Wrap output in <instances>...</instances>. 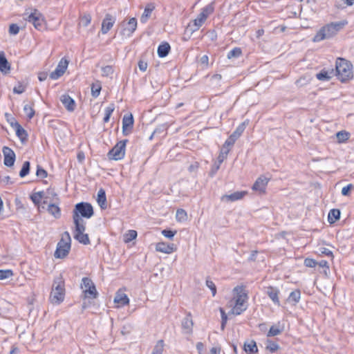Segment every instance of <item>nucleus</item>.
Segmentation results:
<instances>
[{"mask_svg": "<svg viewBox=\"0 0 354 354\" xmlns=\"http://www.w3.org/2000/svg\"><path fill=\"white\" fill-rule=\"evenodd\" d=\"M347 21L343 20L337 22H332L322 27L313 38L315 42H318L326 39H329L335 35L346 24Z\"/></svg>", "mask_w": 354, "mask_h": 354, "instance_id": "nucleus-1", "label": "nucleus"}, {"mask_svg": "<svg viewBox=\"0 0 354 354\" xmlns=\"http://www.w3.org/2000/svg\"><path fill=\"white\" fill-rule=\"evenodd\" d=\"M335 71L337 79L343 83L353 78V65L346 59L341 57L337 59Z\"/></svg>", "mask_w": 354, "mask_h": 354, "instance_id": "nucleus-2", "label": "nucleus"}, {"mask_svg": "<svg viewBox=\"0 0 354 354\" xmlns=\"http://www.w3.org/2000/svg\"><path fill=\"white\" fill-rule=\"evenodd\" d=\"M233 291L236 293L234 297V305L232 308V313L235 315H239L248 308L247 300L248 295L245 291L243 286H236Z\"/></svg>", "mask_w": 354, "mask_h": 354, "instance_id": "nucleus-3", "label": "nucleus"}, {"mask_svg": "<svg viewBox=\"0 0 354 354\" xmlns=\"http://www.w3.org/2000/svg\"><path fill=\"white\" fill-rule=\"evenodd\" d=\"M64 282L62 278H57L54 280L52 291L50 295V301L52 304L58 305L64 301Z\"/></svg>", "mask_w": 354, "mask_h": 354, "instance_id": "nucleus-4", "label": "nucleus"}, {"mask_svg": "<svg viewBox=\"0 0 354 354\" xmlns=\"http://www.w3.org/2000/svg\"><path fill=\"white\" fill-rule=\"evenodd\" d=\"M77 215V218L80 223H85L82 217L89 218L93 215V208L90 203L81 202L76 204L73 212V222L75 223V216Z\"/></svg>", "mask_w": 354, "mask_h": 354, "instance_id": "nucleus-5", "label": "nucleus"}, {"mask_svg": "<svg viewBox=\"0 0 354 354\" xmlns=\"http://www.w3.org/2000/svg\"><path fill=\"white\" fill-rule=\"evenodd\" d=\"M71 239L68 232L62 234L61 239L57 243L54 256L55 258L62 259L66 257L71 249Z\"/></svg>", "mask_w": 354, "mask_h": 354, "instance_id": "nucleus-6", "label": "nucleus"}, {"mask_svg": "<svg viewBox=\"0 0 354 354\" xmlns=\"http://www.w3.org/2000/svg\"><path fill=\"white\" fill-rule=\"evenodd\" d=\"M214 10V6L213 3H211L201 10V12L197 17L193 21V24L189 25L192 32L198 30L205 23L207 17L213 13Z\"/></svg>", "mask_w": 354, "mask_h": 354, "instance_id": "nucleus-7", "label": "nucleus"}, {"mask_svg": "<svg viewBox=\"0 0 354 354\" xmlns=\"http://www.w3.org/2000/svg\"><path fill=\"white\" fill-rule=\"evenodd\" d=\"M75 217L76 218H75L74 223L75 226L74 238L80 243L84 245H88L90 243L88 235L84 233L86 230L85 223H80V221L77 218V215H76Z\"/></svg>", "mask_w": 354, "mask_h": 354, "instance_id": "nucleus-8", "label": "nucleus"}, {"mask_svg": "<svg viewBox=\"0 0 354 354\" xmlns=\"http://www.w3.org/2000/svg\"><path fill=\"white\" fill-rule=\"evenodd\" d=\"M127 142L128 140L119 141L108 153L109 159H113L114 160H120L123 159L125 156L126 145Z\"/></svg>", "mask_w": 354, "mask_h": 354, "instance_id": "nucleus-9", "label": "nucleus"}, {"mask_svg": "<svg viewBox=\"0 0 354 354\" xmlns=\"http://www.w3.org/2000/svg\"><path fill=\"white\" fill-rule=\"evenodd\" d=\"M81 288L83 290L84 297L95 299L98 295L95 286L92 280L88 277H84L82 280Z\"/></svg>", "mask_w": 354, "mask_h": 354, "instance_id": "nucleus-10", "label": "nucleus"}, {"mask_svg": "<svg viewBox=\"0 0 354 354\" xmlns=\"http://www.w3.org/2000/svg\"><path fill=\"white\" fill-rule=\"evenodd\" d=\"M122 28L121 35L125 37H131L137 28V19L135 17L129 19V21H123L120 24Z\"/></svg>", "mask_w": 354, "mask_h": 354, "instance_id": "nucleus-11", "label": "nucleus"}, {"mask_svg": "<svg viewBox=\"0 0 354 354\" xmlns=\"http://www.w3.org/2000/svg\"><path fill=\"white\" fill-rule=\"evenodd\" d=\"M30 23H32L34 27L40 30L44 28V19L43 15L37 10L30 13L26 19Z\"/></svg>", "mask_w": 354, "mask_h": 354, "instance_id": "nucleus-12", "label": "nucleus"}, {"mask_svg": "<svg viewBox=\"0 0 354 354\" xmlns=\"http://www.w3.org/2000/svg\"><path fill=\"white\" fill-rule=\"evenodd\" d=\"M68 65V61L65 57L61 59L55 70L50 73V77L52 80H57L64 75Z\"/></svg>", "mask_w": 354, "mask_h": 354, "instance_id": "nucleus-13", "label": "nucleus"}, {"mask_svg": "<svg viewBox=\"0 0 354 354\" xmlns=\"http://www.w3.org/2000/svg\"><path fill=\"white\" fill-rule=\"evenodd\" d=\"M270 178L265 176H260L253 184L252 189L260 194L266 193V189Z\"/></svg>", "mask_w": 354, "mask_h": 354, "instance_id": "nucleus-14", "label": "nucleus"}, {"mask_svg": "<svg viewBox=\"0 0 354 354\" xmlns=\"http://www.w3.org/2000/svg\"><path fill=\"white\" fill-rule=\"evenodd\" d=\"M2 152L4 156V165L7 167L13 166L16 158L14 151L10 147L5 146L2 149Z\"/></svg>", "mask_w": 354, "mask_h": 354, "instance_id": "nucleus-15", "label": "nucleus"}, {"mask_svg": "<svg viewBox=\"0 0 354 354\" xmlns=\"http://www.w3.org/2000/svg\"><path fill=\"white\" fill-rule=\"evenodd\" d=\"M115 21V17L110 14H106L102 23V33L104 35L106 34L112 28Z\"/></svg>", "mask_w": 354, "mask_h": 354, "instance_id": "nucleus-16", "label": "nucleus"}, {"mask_svg": "<svg viewBox=\"0 0 354 354\" xmlns=\"http://www.w3.org/2000/svg\"><path fill=\"white\" fill-rule=\"evenodd\" d=\"M247 194L248 192L246 191L235 192L230 194L223 195L221 200L223 202H233L242 199Z\"/></svg>", "mask_w": 354, "mask_h": 354, "instance_id": "nucleus-17", "label": "nucleus"}, {"mask_svg": "<svg viewBox=\"0 0 354 354\" xmlns=\"http://www.w3.org/2000/svg\"><path fill=\"white\" fill-rule=\"evenodd\" d=\"M133 117L132 114L124 115L122 118V133L127 136L133 127Z\"/></svg>", "mask_w": 354, "mask_h": 354, "instance_id": "nucleus-18", "label": "nucleus"}, {"mask_svg": "<svg viewBox=\"0 0 354 354\" xmlns=\"http://www.w3.org/2000/svg\"><path fill=\"white\" fill-rule=\"evenodd\" d=\"M176 246L174 243H166L165 242H159L156 245V250L158 252L171 254L176 250Z\"/></svg>", "mask_w": 354, "mask_h": 354, "instance_id": "nucleus-19", "label": "nucleus"}, {"mask_svg": "<svg viewBox=\"0 0 354 354\" xmlns=\"http://www.w3.org/2000/svg\"><path fill=\"white\" fill-rule=\"evenodd\" d=\"M60 101L68 111L72 112L75 110L76 106L75 102L68 94L61 95Z\"/></svg>", "mask_w": 354, "mask_h": 354, "instance_id": "nucleus-20", "label": "nucleus"}, {"mask_svg": "<svg viewBox=\"0 0 354 354\" xmlns=\"http://www.w3.org/2000/svg\"><path fill=\"white\" fill-rule=\"evenodd\" d=\"M181 326L184 333L191 334L192 333L193 321L190 313L183 319Z\"/></svg>", "mask_w": 354, "mask_h": 354, "instance_id": "nucleus-21", "label": "nucleus"}, {"mask_svg": "<svg viewBox=\"0 0 354 354\" xmlns=\"http://www.w3.org/2000/svg\"><path fill=\"white\" fill-rule=\"evenodd\" d=\"M11 69L10 64L8 62V59L6 57L5 53L3 51L0 52V71L4 74L7 75L10 73Z\"/></svg>", "mask_w": 354, "mask_h": 354, "instance_id": "nucleus-22", "label": "nucleus"}, {"mask_svg": "<svg viewBox=\"0 0 354 354\" xmlns=\"http://www.w3.org/2000/svg\"><path fill=\"white\" fill-rule=\"evenodd\" d=\"M12 126L15 128L16 135L21 142H26L28 140V133L17 122L15 124H12Z\"/></svg>", "mask_w": 354, "mask_h": 354, "instance_id": "nucleus-23", "label": "nucleus"}, {"mask_svg": "<svg viewBox=\"0 0 354 354\" xmlns=\"http://www.w3.org/2000/svg\"><path fill=\"white\" fill-rule=\"evenodd\" d=\"M266 294L274 304L277 306L280 305V301L279 299V290H278V288L272 286H269L267 288Z\"/></svg>", "mask_w": 354, "mask_h": 354, "instance_id": "nucleus-24", "label": "nucleus"}, {"mask_svg": "<svg viewBox=\"0 0 354 354\" xmlns=\"http://www.w3.org/2000/svg\"><path fill=\"white\" fill-rule=\"evenodd\" d=\"M156 6L153 3H149L146 5L144 12L140 17V22L142 24L147 23L149 17H151V12L155 9Z\"/></svg>", "mask_w": 354, "mask_h": 354, "instance_id": "nucleus-25", "label": "nucleus"}, {"mask_svg": "<svg viewBox=\"0 0 354 354\" xmlns=\"http://www.w3.org/2000/svg\"><path fill=\"white\" fill-rule=\"evenodd\" d=\"M243 350L248 354H255L258 352V348L254 340L245 342L243 344Z\"/></svg>", "mask_w": 354, "mask_h": 354, "instance_id": "nucleus-26", "label": "nucleus"}, {"mask_svg": "<svg viewBox=\"0 0 354 354\" xmlns=\"http://www.w3.org/2000/svg\"><path fill=\"white\" fill-rule=\"evenodd\" d=\"M97 201L101 209H105L107 207L106 192L104 189L100 188L97 192Z\"/></svg>", "mask_w": 354, "mask_h": 354, "instance_id": "nucleus-27", "label": "nucleus"}, {"mask_svg": "<svg viewBox=\"0 0 354 354\" xmlns=\"http://www.w3.org/2000/svg\"><path fill=\"white\" fill-rule=\"evenodd\" d=\"M114 302L118 304V306H124L129 304V299L125 293L118 292L114 298Z\"/></svg>", "mask_w": 354, "mask_h": 354, "instance_id": "nucleus-28", "label": "nucleus"}, {"mask_svg": "<svg viewBox=\"0 0 354 354\" xmlns=\"http://www.w3.org/2000/svg\"><path fill=\"white\" fill-rule=\"evenodd\" d=\"M246 127V122L241 123L235 129V131L230 136L234 142L242 135Z\"/></svg>", "mask_w": 354, "mask_h": 354, "instance_id": "nucleus-29", "label": "nucleus"}, {"mask_svg": "<svg viewBox=\"0 0 354 354\" xmlns=\"http://www.w3.org/2000/svg\"><path fill=\"white\" fill-rule=\"evenodd\" d=\"M170 49V45L167 42L162 43L158 48V55L162 58L165 57L169 54Z\"/></svg>", "mask_w": 354, "mask_h": 354, "instance_id": "nucleus-30", "label": "nucleus"}, {"mask_svg": "<svg viewBox=\"0 0 354 354\" xmlns=\"http://www.w3.org/2000/svg\"><path fill=\"white\" fill-rule=\"evenodd\" d=\"M333 75V70L330 72L326 70H322L319 73L316 74V77L320 81H328L331 79Z\"/></svg>", "mask_w": 354, "mask_h": 354, "instance_id": "nucleus-31", "label": "nucleus"}, {"mask_svg": "<svg viewBox=\"0 0 354 354\" xmlns=\"http://www.w3.org/2000/svg\"><path fill=\"white\" fill-rule=\"evenodd\" d=\"M48 212L55 218H59L61 216V209L58 205L51 203L48 205Z\"/></svg>", "mask_w": 354, "mask_h": 354, "instance_id": "nucleus-32", "label": "nucleus"}, {"mask_svg": "<svg viewBox=\"0 0 354 354\" xmlns=\"http://www.w3.org/2000/svg\"><path fill=\"white\" fill-rule=\"evenodd\" d=\"M340 217V211L338 209H330L328 215V221L332 224L335 223Z\"/></svg>", "mask_w": 354, "mask_h": 354, "instance_id": "nucleus-33", "label": "nucleus"}, {"mask_svg": "<svg viewBox=\"0 0 354 354\" xmlns=\"http://www.w3.org/2000/svg\"><path fill=\"white\" fill-rule=\"evenodd\" d=\"M102 90V84L101 82L99 80H96L95 82H93L91 84V95L96 98L100 94V91Z\"/></svg>", "mask_w": 354, "mask_h": 354, "instance_id": "nucleus-34", "label": "nucleus"}, {"mask_svg": "<svg viewBox=\"0 0 354 354\" xmlns=\"http://www.w3.org/2000/svg\"><path fill=\"white\" fill-rule=\"evenodd\" d=\"M137 235H138V234L136 230H128L123 236L124 242L126 243L131 242V241L136 239Z\"/></svg>", "mask_w": 354, "mask_h": 354, "instance_id": "nucleus-35", "label": "nucleus"}, {"mask_svg": "<svg viewBox=\"0 0 354 354\" xmlns=\"http://www.w3.org/2000/svg\"><path fill=\"white\" fill-rule=\"evenodd\" d=\"M164 346V341L162 339L158 340L154 346L151 354H162Z\"/></svg>", "mask_w": 354, "mask_h": 354, "instance_id": "nucleus-36", "label": "nucleus"}, {"mask_svg": "<svg viewBox=\"0 0 354 354\" xmlns=\"http://www.w3.org/2000/svg\"><path fill=\"white\" fill-rule=\"evenodd\" d=\"M176 221L178 222H184L187 219V214L183 209H178L176 214Z\"/></svg>", "mask_w": 354, "mask_h": 354, "instance_id": "nucleus-37", "label": "nucleus"}, {"mask_svg": "<svg viewBox=\"0 0 354 354\" xmlns=\"http://www.w3.org/2000/svg\"><path fill=\"white\" fill-rule=\"evenodd\" d=\"M115 110V105L114 104H110L105 109V115L104 117L103 121L104 122L106 123L109 121L110 117L113 112Z\"/></svg>", "mask_w": 354, "mask_h": 354, "instance_id": "nucleus-38", "label": "nucleus"}, {"mask_svg": "<svg viewBox=\"0 0 354 354\" xmlns=\"http://www.w3.org/2000/svg\"><path fill=\"white\" fill-rule=\"evenodd\" d=\"M301 297V292L299 290H295L290 292L288 300L289 301H293L294 303H298Z\"/></svg>", "mask_w": 354, "mask_h": 354, "instance_id": "nucleus-39", "label": "nucleus"}, {"mask_svg": "<svg viewBox=\"0 0 354 354\" xmlns=\"http://www.w3.org/2000/svg\"><path fill=\"white\" fill-rule=\"evenodd\" d=\"M33 104H25L24 106V111L29 120L32 119L35 115V110L33 109Z\"/></svg>", "mask_w": 354, "mask_h": 354, "instance_id": "nucleus-40", "label": "nucleus"}, {"mask_svg": "<svg viewBox=\"0 0 354 354\" xmlns=\"http://www.w3.org/2000/svg\"><path fill=\"white\" fill-rule=\"evenodd\" d=\"M234 143L235 142L233 140H232L230 138H228L224 142L221 151L223 152L225 151L227 153H229L232 147L234 145Z\"/></svg>", "mask_w": 354, "mask_h": 354, "instance_id": "nucleus-41", "label": "nucleus"}, {"mask_svg": "<svg viewBox=\"0 0 354 354\" xmlns=\"http://www.w3.org/2000/svg\"><path fill=\"white\" fill-rule=\"evenodd\" d=\"M30 162L25 161L22 165V168L19 171V176L24 178L29 174L30 171Z\"/></svg>", "mask_w": 354, "mask_h": 354, "instance_id": "nucleus-42", "label": "nucleus"}, {"mask_svg": "<svg viewBox=\"0 0 354 354\" xmlns=\"http://www.w3.org/2000/svg\"><path fill=\"white\" fill-rule=\"evenodd\" d=\"M242 53L241 49L240 48H234L227 53V58H237L241 56Z\"/></svg>", "mask_w": 354, "mask_h": 354, "instance_id": "nucleus-43", "label": "nucleus"}, {"mask_svg": "<svg viewBox=\"0 0 354 354\" xmlns=\"http://www.w3.org/2000/svg\"><path fill=\"white\" fill-rule=\"evenodd\" d=\"M336 136L339 142H343L348 140L349 133L345 131H341L337 133Z\"/></svg>", "mask_w": 354, "mask_h": 354, "instance_id": "nucleus-44", "label": "nucleus"}, {"mask_svg": "<svg viewBox=\"0 0 354 354\" xmlns=\"http://www.w3.org/2000/svg\"><path fill=\"white\" fill-rule=\"evenodd\" d=\"M43 194H44V193L42 192H39L33 194L30 196V198H31L32 201L35 205H38L41 202V199L43 198Z\"/></svg>", "mask_w": 354, "mask_h": 354, "instance_id": "nucleus-45", "label": "nucleus"}, {"mask_svg": "<svg viewBox=\"0 0 354 354\" xmlns=\"http://www.w3.org/2000/svg\"><path fill=\"white\" fill-rule=\"evenodd\" d=\"M13 275L12 270H0V280H3L11 277Z\"/></svg>", "mask_w": 354, "mask_h": 354, "instance_id": "nucleus-46", "label": "nucleus"}, {"mask_svg": "<svg viewBox=\"0 0 354 354\" xmlns=\"http://www.w3.org/2000/svg\"><path fill=\"white\" fill-rule=\"evenodd\" d=\"M279 346L278 344L272 341H268V345L266 346V349L270 351L271 353H274L279 349Z\"/></svg>", "mask_w": 354, "mask_h": 354, "instance_id": "nucleus-47", "label": "nucleus"}, {"mask_svg": "<svg viewBox=\"0 0 354 354\" xmlns=\"http://www.w3.org/2000/svg\"><path fill=\"white\" fill-rule=\"evenodd\" d=\"M281 333V330H280L279 328L272 326L270 327L268 333V337H272L279 335Z\"/></svg>", "mask_w": 354, "mask_h": 354, "instance_id": "nucleus-48", "label": "nucleus"}, {"mask_svg": "<svg viewBox=\"0 0 354 354\" xmlns=\"http://www.w3.org/2000/svg\"><path fill=\"white\" fill-rule=\"evenodd\" d=\"M102 75L109 77L113 73V68L111 66H106L102 68Z\"/></svg>", "mask_w": 354, "mask_h": 354, "instance_id": "nucleus-49", "label": "nucleus"}, {"mask_svg": "<svg viewBox=\"0 0 354 354\" xmlns=\"http://www.w3.org/2000/svg\"><path fill=\"white\" fill-rule=\"evenodd\" d=\"M36 175L37 177L40 178H44L47 177L48 174L47 171L45 169H44L41 166L37 165Z\"/></svg>", "mask_w": 354, "mask_h": 354, "instance_id": "nucleus-50", "label": "nucleus"}, {"mask_svg": "<svg viewBox=\"0 0 354 354\" xmlns=\"http://www.w3.org/2000/svg\"><path fill=\"white\" fill-rule=\"evenodd\" d=\"M206 286L211 290L212 295L215 296V295L216 294V287L214 283L209 279H207Z\"/></svg>", "mask_w": 354, "mask_h": 354, "instance_id": "nucleus-51", "label": "nucleus"}, {"mask_svg": "<svg viewBox=\"0 0 354 354\" xmlns=\"http://www.w3.org/2000/svg\"><path fill=\"white\" fill-rule=\"evenodd\" d=\"M317 261L313 259L306 258L304 260V265L308 268H315L317 266Z\"/></svg>", "mask_w": 354, "mask_h": 354, "instance_id": "nucleus-52", "label": "nucleus"}, {"mask_svg": "<svg viewBox=\"0 0 354 354\" xmlns=\"http://www.w3.org/2000/svg\"><path fill=\"white\" fill-rule=\"evenodd\" d=\"M19 32V27L17 24H12L10 25V27H9V33L10 35H17L18 34Z\"/></svg>", "mask_w": 354, "mask_h": 354, "instance_id": "nucleus-53", "label": "nucleus"}, {"mask_svg": "<svg viewBox=\"0 0 354 354\" xmlns=\"http://www.w3.org/2000/svg\"><path fill=\"white\" fill-rule=\"evenodd\" d=\"M91 21V17L89 15H84L80 20V24H82L83 26H87Z\"/></svg>", "mask_w": 354, "mask_h": 354, "instance_id": "nucleus-54", "label": "nucleus"}, {"mask_svg": "<svg viewBox=\"0 0 354 354\" xmlns=\"http://www.w3.org/2000/svg\"><path fill=\"white\" fill-rule=\"evenodd\" d=\"M176 234V231H172L170 230H164L162 231V234L169 239H173L174 235Z\"/></svg>", "mask_w": 354, "mask_h": 354, "instance_id": "nucleus-55", "label": "nucleus"}, {"mask_svg": "<svg viewBox=\"0 0 354 354\" xmlns=\"http://www.w3.org/2000/svg\"><path fill=\"white\" fill-rule=\"evenodd\" d=\"M353 188L354 185L353 184H348L342 188V194L343 196H348L350 194V191Z\"/></svg>", "mask_w": 354, "mask_h": 354, "instance_id": "nucleus-56", "label": "nucleus"}, {"mask_svg": "<svg viewBox=\"0 0 354 354\" xmlns=\"http://www.w3.org/2000/svg\"><path fill=\"white\" fill-rule=\"evenodd\" d=\"M25 91V87L24 85L19 84L17 86H15L13 88V92L15 93L21 94L24 93Z\"/></svg>", "mask_w": 354, "mask_h": 354, "instance_id": "nucleus-57", "label": "nucleus"}, {"mask_svg": "<svg viewBox=\"0 0 354 354\" xmlns=\"http://www.w3.org/2000/svg\"><path fill=\"white\" fill-rule=\"evenodd\" d=\"M227 155L228 153H227L225 151L223 152L221 151L218 156V163L221 165L224 161V160L227 158Z\"/></svg>", "mask_w": 354, "mask_h": 354, "instance_id": "nucleus-58", "label": "nucleus"}, {"mask_svg": "<svg viewBox=\"0 0 354 354\" xmlns=\"http://www.w3.org/2000/svg\"><path fill=\"white\" fill-rule=\"evenodd\" d=\"M138 67L141 71L145 72L147 68V63L144 61H140L138 62Z\"/></svg>", "mask_w": 354, "mask_h": 354, "instance_id": "nucleus-59", "label": "nucleus"}, {"mask_svg": "<svg viewBox=\"0 0 354 354\" xmlns=\"http://www.w3.org/2000/svg\"><path fill=\"white\" fill-rule=\"evenodd\" d=\"M48 73L46 72H40L38 74V79L40 82H43L46 80Z\"/></svg>", "mask_w": 354, "mask_h": 354, "instance_id": "nucleus-60", "label": "nucleus"}, {"mask_svg": "<svg viewBox=\"0 0 354 354\" xmlns=\"http://www.w3.org/2000/svg\"><path fill=\"white\" fill-rule=\"evenodd\" d=\"M196 346L198 353L202 354L205 347L204 344L202 342H198Z\"/></svg>", "mask_w": 354, "mask_h": 354, "instance_id": "nucleus-61", "label": "nucleus"}, {"mask_svg": "<svg viewBox=\"0 0 354 354\" xmlns=\"http://www.w3.org/2000/svg\"><path fill=\"white\" fill-rule=\"evenodd\" d=\"M221 353V348L220 347H212L209 354H220Z\"/></svg>", "mask_w": 354, "mask_h": 354, "instance_id": "nucleus-62", "label": "nucleus"}, {"mask_svg": "<svg viewBox=\"0 0 354 354\" xmlns=\"http://www.w3.org/2000/svg\"><path fill=\"white\" fill-rule=\"evenodd\" d=\"M321 252L322 254H326L327 256H329V257H332L333 256V252L329 249H327V248H323L321 250Z\"/></svg>", "mask_w": 354, "mask_h": 354, "instance_id": "nucleus-63", "label": "nucleus"}, {"mask_svg": "<svg viewBox=\"0 0 354 354\" xmlns=\"http://www.w3.org/2000/svg\"><path fill=\"white\" fill-rule=\"evenodd\" d=\"M220 311H221V319L222 321H223V322H227V315L225 314V311L223 310V308H220Z\"/></svg>", "mask_w": 354, "mask_h": 354, "instance_id": "nucleus-64", "label": "nucleus"}]
</instances>
